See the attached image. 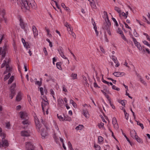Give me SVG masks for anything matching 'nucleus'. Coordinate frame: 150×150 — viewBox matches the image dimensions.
Returning <instances> with one entry per match:
<instances>
[{"instance_id":"obj_1","label":"nucleus","mask_w":150,"mask_h":150,"mask_svg":"<svg viewBox=\"0 0 150 150\" xmlns=\"http://www.w3.org/2000/svg\"><path fill=\"white\" fill-rule=\"evenodd\" d=\"M17 3L18 4L21 6V8H25L28 10L30 7L33 8H35L36 4L34 0H17Z\"/></svg>"},{"instance_id":"obj_2","label":"nucleus","mask_w":150,"mask_h":150,"mask_svg":"<svg viewBox=\"0 0 150 150\" xmlns=\"http://www.w3.org/2000/svg\"><path fill=\"white\" fill-rule=\"evenodd\" d=\"M10 59H9L6 58L5 60H4V62L1 65V68H3L4 66H6V71L4 72V74H6L8 71H11L12 68L10 67L8 64L10 62Z\"/></svg>"},{"instance_id":"obj_3","label":"nucleus","mask_w":150,"mask_h":150,"mask_svg":"<svg viewBox=\"0 0 150 150\" xmlns=\"http://www.w3.org/2000/svg\"><path fill=\"white\" fill-rule=\"evenodd\" d=\"M0 136L2 138V144H1V147L7 146H8V143L7 140H5L4 138L6 137V134L4 133L0 134Z\"/></svg>"},{"instance_id":"obj_4","label":"nucleus","mask_w":150,"mask_h":150,"mask_svg":"<svg viewBox=\"0 0 150 150\" xmlns=\"http://www.w3.org/2000/svg\"><path fill=\"white\" fill-rule=\"evenodd\" d=\"M20 116L22 120L29 118L28 114L25 111H21L20 112Z\"/></svg>"},{"instance_id":"obj_5","label":"nucleus","mask_w":150,"mask_h":150,"mask_svg":"<svg viewBox=\"0 0 150 150\" xmlns=\"http://www.w3.org/2000/svg\"><path fill=\"white\" fill-rule=\"evenodd\" d=\"M48 103L47 101L42 100L41 102V106L43 111L44 112L45 107L48 108Z\"/></svg>"},{"instance_id":"obj_6","label":"nucleus","mask_w":150,"mask_h":150,"mask_svg":"<svg viewBox=\"0 0 150 150\" xmlns=\"http://www.w3.org/2000/svg\"><path fill=\"white\" fill-rule=\"evenodd\" d=\"M25 147L28 150H31L34 148L33 144L31 142H27L25 143Z\"/></svg>"},{"instance_id":"obj_7","label":"nucleus","mask_w":150,"mask_h":150,"mask_svg":"<svg viewBox=\"0 0 150 150\" xmlns=\"http://www.w3.org/2000/svg\"><path fill=\"white\" fill-rule=\"evenodd\" d=\"M112 124L115 129H119V126L117 122L116 119L115 117H114L112 118Z\"/></svg>"},{"instance_id":"obj_8","label":"nucleus","mask_w":150,"mask_h":150,"mask_svg":"<svg viewBox=\"0 0 150 150\" xmlns=\"http://www.w3.org/2000/svg\"><path fill=\"white\" fill-rule=\"evenodd\" d=\"M111 58L114 63L116 64L115 67H118L119 66V64L117 57L114 55H112Z\"/></svg>"},{"instance_id":"obj_9","label":"nucleus","mask_w":150,"mask_h":150,"mask_svg":"<svg viewBox=\"0 0 150 150\" xmlns=\"http://www.w3.org/2000/svg\"><path fill=\"white\" fill-rule=\"evenodd\" d=\"M32 29L35 38L38 35V31L35 25H33L32 27Z\"/></svg>"},{"instance_id":"obj_10","label":"nucleus","mask_w":150,"mask_h":150,"mask_svg":"<svg viewBox=\"0 0 150 150\" xmlns=\"http://www.w3.org/2000/svg\"><path fill=\"white\" fill-rule=\"evenodd\" d=\"M105 23L104 24L105 27L107 26L109 28L111 25V22L109 19L108 16H107V18H105Z\"/></svg>"},{"instance_id":"obj_11","label":"nucleus","mask_w":150,"mask_h":150,"mask_svg":"<svg viewBox=\"0 0 150 150\" xmlns=\"http://www.w3.org/2000/svg\"><path fill=\"white\" fill-rule=\"evenodd\" d=\"M5 11L4 10H1L0 11V15H1L2 16V18H1V21L4 20L5 23L6 22V19L4 17L5 15Z\"/></svg>"},{"instance_id":"obj_12","label":"nucleus","mask_w":150,"mask_h":150,"mask_svg":"<svg viewBox=\"0 0 150 150\" xmlns=\"http://www.w3.org/2000/svg\"><path fill=\"white\" fill-rule=\"evenodd\" d=\"M1 53V60H2L3 58L5 57L6 54V51L5 49H3L2 47H0V54Z\"/></svg>"},{"instance_id":"obj_13","label":"nucleus","mask_w":150,"mask_h":150,"mask_svg":"<svg viewBox=\"0 0 150 150\" xmlns=\"http://www.w3.org/2000/svg\"><path fill=\"white\" fill-rule=\"evenodd\" d=\"M29 118H26L25 119L23 120L22 121V124L24 125L28 126L30 124V122L29 120Z\"/></svg>"},{"instance_id":"obj_14","label":"nucleus","mask_w":150,"mask_h":150,"mask_svg":"<svg viewBox=\"0 0 150 150\" xmlns=\"http://www.w3.org/2000/svg\"><path fill=\"white\" fill-rule=\"evenodd\" d=\"M113 74L116 77H119L121 76H123L125 75V73L124 72H115Z\"/></svg>"},{"instance_id":"obj_15","label":"nucleus","mask_w":150,"mask_h":150,"mask_svg":"<svg viewBox=\"0 0 150 150\" xmlns=\"http://www.w3.org/2000/svg\"><path fill=\"white\" fill-rule=\"evenodd\" d=\"M22 93L21 92L18 93L16 96V100L18 101H20L22 99Z\"/></svg>"},{"instance_id":"obj_16","label":"nucleus","mask_w":150,"mask_h":150,"mask_svg":"<svg viewBox=\"0 0 150 150\" xmlns=\"http://www.w3.org/2000/svg\"><path fill=\"white\" fill-rule=\"evenodd\" d=\"M83 114L85 117L86 118H88L89 116L88 110L86 109H83Z\"/></svg>"},{"instance_id":"obj_17","label":"nucleus","mask_w":150,"mask_h":150,"mask_svg":"<svg viewBox=\"0 0 150 150\" xmlns=\"http://www.w3.org/2000/svg\"><path fill=\"white\" fill-rule=\"evenodd\" d=\"M58 104L60 107L64 106V102L61 98H59L57 100Z\"/></svg>"},{"instance_id":"obj_18","label":"nucleus","mask_w":150,"mask_h":150,"mask_svg":"<svg viewBox=\"0 0 150 150\" xmlns=\"http://www.w3.org/2000/svg\"><path fill=\"white\" fill-rule=\"evenodd\" d=\"M21 135L23 137H28L30 135V132L27 131H23L21 132Z\"/></svg>"},{"instance_id":"obj_19","label":"nucleus","mask_w":150,"mask_h":150,"mask_svg":"<svg viewBox=\"0 0 150 150\" xmlns=\"http://www.w3.org/2000/svg\"><path fill=\"white\" fill-rule=\"evenodd\" d=\"M137 133L134 130H132L130 132V134L131 136L134 139L136 136H137Z\"/></svg>"},{"instance_id":"obj_20","label":"nucleus","mask_w":150,"mask_h":150,"mask_svg":"<svg viewBox=\"0 0 150 150\" xmlns=\"http://www.w3.org/2000/svg\"><path fill=\"white\" fill-rule=\"evenodd\" d=\"M19 21L20 22V25L22 29H24L25 27V25L22 19L20 18Z\"/></svg>"},{"instance_id":"obj_21","label":"nucleus","mask_w":150,"mask_h":150,"mask_svg":"<svg viewBox=\"0 0 150 150\" xmlns=\"http://www.w3.org/2000/svg\"><path fill=\"white\" fill-rule=\"evenodd\" d=\"M41 132V135L42 137V138H44L47 135V133L45 132V130L44 129H43L42 131L40 132Z\"/></svg>"},{"instance_id":"obj_22","label":"nucleus","mask_w":150,"mask_h":150,"mask_svg":"<svg viewBox=\"0 0 150 150\" xmlns=\"http://www.w3.org/2000/svg\"><path fill=\"white\" fill-rule=\"evenodd\" d=\"M11 71H9L8 70V71L7 72V75H6L5 76L4 78V81H5L7 80L9 77H10V76L11 75Z\"/></svg>"},{"instance_id":"obj_23","label":"nucleus","mask_w":150,"mask_h":150,"mask_svg":"<svg viewBox=\"0 0 150 150\" xmlns=\"http://www.w3.org/2000/svg\"><path fill=\"white\" fill-rule=\"evenodd\" d=\"M36 129L38 132H40V131H42L43 129H44L43 128H42V125L40 124H39L38 125H36Z\"/></svg>"},{"instance_id":"obj_24","label":"nucleus","mask_w":150,"mask_h":150,"mask_svg":"<svg viewBox=\"0 0 150 150\" xmlns=\"http://www.w3.org/2000/svg\"><path fill=\"white\" fill-rule=\"evenodd\" d=\"M134 139H135L138 142L140 143H143L142 139L139 137L137 135L135 137Z\"/></svg>"},{"instance_id":"obj_25","label":"nucleus","mask_w":150,"mask_h":150,"mask_svg":"<svg viewBox=\"0 0 150 150\" xmlns=\"http://www.w3.org/2000/svg\"><path fill=\"white\" fill-rule=\"evenodd\" d=\"M59 137L57 136L55 134H54V138L55 142L57 143H58L59 142Z\"/></svg>"},{"instance_id":"obj_26","label":"nucleus","mask_w":150,"mask_h":150,"mask_svg":"<svg viewBox=\"0 0 150 150\" xmlns=\"http://www.w3.org/2000/svg\"><path fill=\"white\" fill-rule=\"evenodd\" d=\"M70 104H72V105L74 108H76V107L77 105L76 103L72 99L70 100Z\"/></svg>"},{"instance_id":"obj_27","label":"nucleus","mask_w":150,"mask_h":150,"mask_svg":"<svg viewBox=\"0 0 150 150\" xmlns=\"http://www.w3.org/2000/svg\"><path fill=\"white\" fill-rule=\"evenodd\" d=\"M71 79L72 80L77 79V75L76 74L74 73H72L71 75Z\"/></svg>"},{"instance_id":"obj_28","label":"nucleus","mask_w":150,"mask_h":150,"mask_svg":"<svg viewBox=\"0 0 150 150\" xmlns=\"http://www.w3.org/2000/svg\"><path fill=\"white\" fill-rule=\"evenodd\" d=\"M11 92V93L9 94V97L11 98V99H12L13 97L14 96L15 94V91H13V90H12Z\"/></svg>"},{"instance_id":"obj_29","label":"nucleus","mask_w":150,"mask_h":150,"mask_svg":"<svg viewBox=\"0 0 150 150\" xmlns=\"http://www.w3.org/2000/svg\"><path fill=\"white\" fill-rule=\"evenodd\" d=\"M16 87V84L15 83H13L12 85L10 87V91H11L12 90H13V91H15L14 88H15Z\"/></svg>"},{"instance_id":"obj_30","label":"nucleus","mask_w":150,"mask_h":150,"mask_svg":"<svg viewBox=\"0 0 150 150\" xmlns=\"http://www.w3.org/2000/svg\"><path fill=\"white\" fill-rule=\"evenodd\" d=\"M104 28L106 30L108 33V34L109 35H111V33L110 32V29L109 28L107 27V26L104 27Z\"/></svg>"},{"instance_id":"obj_31","label":"nucleus","mask_w":150,"mask_h":150,"mask_svg":"<svg viewBox=\"0 0 150 150\" xmlns=\"http://www.w3.org/2000/svg\"><path fill=\"white\" fill-rule=\"evenodd\" d=\"M83 126L82 125H79L75 128V129L77 130H81L82 129Z\"/></svg>"},{"instance_id":"obj_32","label":"nucleus","mask_w":150,"mask_h":150,"mask_svg":"<svg viewBox=\"0 0 150 150\" xmlns=\"http://www.w3.org/2000/svg\"><path fill=\"white\" fill-rule=\"evenodd\" d=\"M94 147L96 150H100L101 147L99 145L96 144L95 143L94 144Z\"/></svg>"},{"instance_id":"obj_33","label":"nucleus","mask_w":150,"mask_h":150,"mask_svg":"<svg viewBox=\"0 0 150 150\" xmlns=\"http://www.w3.org/2000/svg\"><path fill=\"white\" fill-rule=\"evenodd\" d=\"M57 116L58 118L60 121H63L65 120V119H64L61 115H59V114H57Z\"/></svg>"},{"instance_id":"obj_34","label":"nucleus","mask_w":150,"mask_h":150,"mask_svg":"<svg viewBox=\"0 0 150 150\" xmlns=\"http://www.w3.org/2000/svg\"><path fill=\"white\" fill-rule=\"evenodd\" d=\"M35 121L36 125L40 123V121L37 117H35Z\"/></svg>"},{"instance_id":"obj_35","label":"nucleus","mask_w":150,"mask_h":150,"mask_svg":"<svg viewBox=\"0 0 150 150\" xmlns=\"http://www.w3.org/2000/svg\"><path fill=\"white\" fill-rule=\"evenodd\" d=\"M14 80V77L13 76H12L9 79L8 81V84H10Z\"/></svg>"},{"instance_id":"obj_36","label":"nucleus","mask_w":150,"mask_h":150,"mask_svg":"<svg viewBox=\"0 0 150 150\" xmlns=\"http://www.w3.org/2000/svg\"><path fill=\"white\" fill-rule=\"evenodd\" d=\"M90 4L92 7L93 8H96V6L94 1L90 2Z\"/></svg>"},{"instance_id":"obj_37","label":"nucleus","mask_w":150,"mask_h":150,"mask_svg":"<svg viewBox=\"0 0 150 150\" xmlns=\"http://www.w3.org/2000/svg\"><path fill=\"white\" fill-rule=\"evenodd\" d=\"M104 124L103 123L101 122L100 124H99L98 125V127L100 128H102L103 129H105V128L104 127Z\"/></svg>"},{"instance_id":"obj_38","label":"nucleus","mask_w":150,"mask_h":150,"mask_svg":"<svg viewBox=\"0 0 150 150\" xmlns=\"http://www.w3.org/2000/svg\"><path fill=\"white\" fill-rule=\"evenodd\" d=\"M56 66L57 68L60 69L61 70L62 69V68L61 65V63L60 62H57L56 64Z\"/></svg>"},{"instance_id":"obj_39","label":"nucleus","mask_w":150,"mask_h":150,"mask_svg":"<svg viewBox=\"0 0 150 150\" xmlns=\"http://www.w3.org/2000/svg\"><path fill=\"white\" fill-rule=\"evenodd\" d=\"M139 79L140 81L145 86L147 85L145 81L142 78H140Z\"/></svg>"},{"instance_id":"obj_40","label":"nucleus","mask_w":150,"mask_h":150,"mask_svg":"<svg viewBox=\"0 0 150 150\" xmlns=\"http://www.w3.org/2000/svg\"><path fill=\"white\" fill-rule=\"evenodd\" d=\"M98 139L99 143L102 142L103 141V138L101 136H99Z\"/></svg>"},{"instance_id":"obj_41","label":"nucleus","mask_w":150,"mask_h":150,"mask_svg":"<svg viewBox=\"0 0 150 150\" xmlns=\"http://www.w3.org/2000/svg\"><path fill=\"white\" fill-rule=\"evenodd\" d=\"M64 25L67 28V30H69V31H71V28H70V26H69V24L67 23L66 22V23H64Z\"/></svg>"},{"instance_id":"obj_42","label":"nucleus","mask_w":150,"mask_h":150,"mask_svg":"<svg viewBox=\"0 0 150 150\" xmlns=\"http://www.w3.org/2000/svg\"><path fill=\"white\" fill-rule=\"evenodd\" d=\"M137 122V125L140 126L142 128V129H143L144 128L143 124L140 122H139L138 121H136Z\"/></svg>"},{"instance_id":"obj_43","label":"nucleus","mask_w":150,"mask_h":150,"mask_svg":"<svg viewBox=\"0 0 150 150\" xmlns=\"http://www.w3.org/2000/svg\"><path fill=\"white\" fill-rule=\"evenodd\" d=\"M112 88L114 90H117V91H119L120 90V88L116 87L114 85H113L112 86Z\"/></svg>"},{"instance_id":"obj_44","label":"nucleus","mask_w":150,"mask_h":150,"mask_svg":"<svg viewBox=\"0 0 150 150\" xmlns=\"http://www.w3.org/2000/svg\"><path fill=\"white\" fill-rule=\"evenodd\" d=\"M112 21H113V22H114L115 25L116 26H118V23L117 22V21H116L115 18H112Z\"/></svg>"},{"instance_id":"obj_45","label":"nucleus","mask_w":150,"mask_h":150,"mask_svg":"<svg viewBox=\"0 0 150 150\" xmlns=\"http://www.w3.org/2000/svg\"><path fill=\"white\" fill-rule=\"evenodd\" d=\"M115 10L119 13L121 12V11L120 8L117 6H115Z\"/></svg>"},{"instance_id":"obj_46","label":"nucleus","mask_w":150,"mask_h":150,"mask_svg":"<svg viewBox=\"0 0 150 150\" xmlns=\"http://www.w3.org/2000/svg\"><path fill=\"white\" fill-rule=\"evenodd\" d=\"M21 40L24 47H25L26 48H27V46L26 45L25 40L23 38H22L21 39Z\"/></svg>"},{"instance_id":"obj_47","label":"nucleus","mask_w":150,"mask_h":150,"mask_svg":"<svg viewBox=\"0 0 150 150\" xmlns=\"http://www.w3.org/2000/svg\"><path fill=\"white\" fill-rule=\"evenodd\" d=\"M117 33L120 34V35H121L122 33H123L121 29L118 28L117 31Z\"/></svg>"},{"instance_id":"obj_48","label":"nucleus","mask_w":150,"mask_h":150,"mask_svg":"<svg viewBox=\"0 0 150 150\" xmlns=\"http://www.w3.org/2000/svg\"><path fill=\"white\" fill-rule=\"evenodd\" d=\"M50 94L52 96L54 99L55 98V97L54 96V93L53 89H51L50 90Z\"/></svg>"},{"instance_id":"obj_49","label":"nucleus","mask_w":150,"mask_h":150,"mask_svg":"<svg viewBox=\"0 0 150 150\" xmlns=\"http://www.w3.org/2000/svg\"><path fill=\"white\" fill-rule=\"evenodd\" d=\"M135 45L139 50H140L142 49V47L139 43L138 42Z\"/></svg>"},{"instance_id":"obj_50","label":"nucleus","mask_w":150,"mask_h":150,"mask_svg":"<svg viewBox=\"0 0 150 150\" xmlns=\"http://www.w3.org/2000/svg\"><path fill=\"white\" fill-rule=\"evenodd\" d=\"M121 35L122 37V38L124 40H125V41H127V42L128 41L127 40V39L125 37V36L123 34V33H122V34Z\"/></svg>"},{"instance_id":"obj_51","label":"nucleus","mask_w":150,"mask_h":150,"mask_svg":"<svg viewBox=\"0 0 150 150\" xmlns=\"http://www.w3.org/2000/svg\"><path fill=\"white\" fill-rule=\"evenodd\" d=\"M24 67L25 69V71H28L27 64L25 63H24Z\"/></svg>"},{"instance_id":"obj_52","label":"nucleus","mask_w":150,"mask_h":150,"mask_svg":"<svg viewBox=\"0 0 150 150\" xmlns=\"http://www.w3.org/2000/svg\"><path fill=\"white\" fill-rule=\"evenodd\" d=\"M45 79H46V81L48 82L52 80V77L51 76L49 75L48 77Z\"/></svg>"},{"instance_id":"obj_53","label":"nucleus","mask_w":150,"mask_h":150,"mask_svg":"<svg viewBox=\"0 0 150 150\" xmlns=\"http://www.w3.org/2000/svg\"><path fill=\"white\" fill-rule=\"evenodd\" d=\"M134 35L136 37H137L139 36V35L137 34V33L136 31V30L135 29H134Z\"/></svg>"},{"instance_id":"obj_54","label":"nucleus","mask_w":150,"mask_h":150,"mask_svg":"<svg viewBox=\"0 0 150 150\" xmlns=\"http://www.w3.org/2000/svg\"><path fill=\"white\" fill-rule=\"evenodd\" d=\"M125 100H121L119 102L123 106L125 105Z\"/></svg>"},{"instance_id":"obj_55","label":"nucleus","mask_w":150,"mask_h":150,"mask_svg":"<svg viewBox=\"0 0 150 150\" xmlns=\"http://www.w3.org/2000/svg\"><path fill=\"white\" fill-rule=\"evenodd\" d=\"M122 134L124 135V137L126 138V139H127V141H128L129 143H130V140H129V139L127 138V136H126L125 134H124V133H123V132H122Z\"/></svg>"},{"instance_id":"obj_56","label":"nucleus","mask_w":150,"mask_h":150,"mask_svg":"<svg viewBox=\"0 0 150 150\" xmlns=\"http://www.w3.org/2000/svg\"><path fill=\"white\" fill-rule=\"evenodd\" d=\"M61 56L63 58L65 59H67L68 62V63L69 64V60L67 58L64 56V54H63Z\"/></svg>"},{"instance_id":"obj_57","label":"nucleus","mask_w":150,"mask_h":150,"mask_svg":"<svg viewBox=\"0 0 150 150\" xmlns=\"http://www.w3.org/2000/svg\"><path fill=\"white\" fill-rule=\"evenodd\" d=\"M58 51L61 56L62 55L64 54L63 53V51L61 49L58 50Z\"/></svg>"},{"instance_id":"obj_58","label":"nucleus","mask_w":150,"mask_h":150,"mask_svg":"<svg viewBox=\"0 0 150 150\" xmlns=\"http://www.w3.org/2000/svg\"><path fill=\"white\" fill-rule=\"evenodd\" d=\"M52 0L53 1L54 3H55V5H56V6L57 7V8L59 9H60V8L59 6L58 5V4L57 3V1H54L53 0Z\"/></svg>"},{"instance_id":"obj_59","label":"nucleus","mask_w":150,"mask_h":150,"mask_svg":"<svg viewBox=\"0 0 150 150\" xmlns=\"http://www.w3.org/2000/svg\"><path fill=\"white\" fill-rule=\"evenodd\" d=\"M43 51L44 53H45V55H47V52L46 48H45V47L43 49Z\"/></svg>"},{"instance_id":"obj_60","label":"nucleus","mask_w":150,"mask_h":150,"mask_svg":"<svg viewBox=\"0 0 150 150\" xmlns=\"http://www.w3.org/2000/svg\"><path fill=\"white\" fill-rule=\"evenodd\" d=\"M40 90L41 93V94L42 95H43V88L42 87H40Z\"/></svg>"},{"instance_id":"obj_61","label":"nucleus","mask_w":150,"mask_h":150,"mask_svg":"<svg viewBox=\"0 0 150 150\" xmlns=\"http://www.w3.org/2000/svg\"><path fill=\"white\" fill-rule=\"evenodd\" d=\"M63 91L65 92H67V90L65 86L64 85L62 87Z\"/></svg>"},{"instance_id":"obj_62","label":"nucleus","mask_w":150,"mask_h":150,"mask_svg":"<svg viewBox=\"0 0 150 150\" xmlns=\"http://www.w3.org/2000/svg\"><path fill=\"white\" fill-rule=\"evenodd\" d=\"M93 86H94V87H95V88H100V87L98 86V85H97V83H96V82H94L93 83Z\"/></svg>"},{"instance_id":"obj_63","label":"nucleus","mask_w":150,"mask_h":150,"mask_svg":"<svg viewBox=\"0 0 150 150\" xmlns=\"http://www.w3.org/2000/svg\"><path fill=\"white\" fill-rule=\"evenodd\" d=\"M132 39H133V41L134 43V44H135V45L136 44H137V43L138 42H137V40H136V39L134 38L133 37H132Z\"/></svg>"},{"instance_id":"obj_64","label":"nucleus","mask_w":150,"mask_h":150,"mask_svg":"<svg viewBox=\"0 0 150 150\" xmlns=\"http://www.w3.org/2000/svg\"><path fill=\"white\" fill-rule=\"evenodd\" d=\"M6 127L8 128H9L10 126V124L9 122H7L6 123Z\"/></svg>"}]
</instances>
